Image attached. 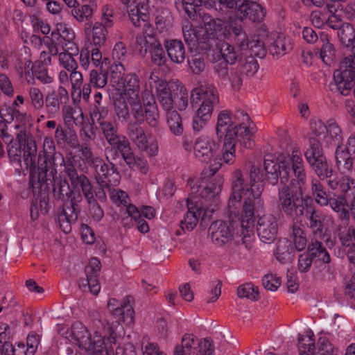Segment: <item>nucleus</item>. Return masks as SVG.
<instances>
[{"instance_id": "44", "label": "nucleus", "mask_w": 355, "mask_h": 355, "mask_svg": "<svg viewBox=\"0 0 355 355\" xmlns=\"http://www.w3.org/2000/svg\"><path fill=\"white\" fill-rule=\"evenodd\" d=\"M245 118L241 123H236L234 128L230 131V133L226 135V141H229L236 144V141H239V138L245 139V137H250L253 133L250 132L249 128L245 125Z\"/></svg>"}, {"instance_id": "3", "label": "nucleus", "mask_w": 355, "mask_h": 355, "mask_svg": "<svg viewBox=\"0 0 355 355\" xmlns=\"http://www.w3.org/2000/svg\"><path fill=\"white\" fill-rule=\"evenodd\" d=\"M312 202L311 198L303 197L302 192L293 191L289 186H283L278 190V207L286 216L290 218L302 217Z\"/></svg>"}, {"instance_id": "55", "label": "nucleus", "mask_w": 355, "mask_h": 355, "mask_svg": "<svg viewBox=\"0 0 355 355\" xmlns=\"http://www.w3.org/2000/svg\"><path fill=\"white\" fill-rule=\"evenodd\" d=\"M248 45L245 50L248 49L250 51L249 56L263 58L266 55V50L264 47V43L261 40H248L244 43Z\"/></svg>"}, {"instance_id": "47", "label": "nucleus", "mask_w": 355, "mask_h": 355, "mask_svg": "<svg viewBox=\"0 0 355 355\" xmlns=\"http://www.w3.org/2000/svg\"><path fill=\"white\" fill-rule=\"evenodd\" d=\"M314 334L311 329L306 331V335H299L298 347L300 354L301 352H307L313 354L315 351Z\"/></svg>"}, {"instance_id": "14", "label": "nucleus", "mask_w": 355, "mask_h": 355, "mask_svg": "<svg viewBox=\"0 0 355 355\" xmlns=\"http://www.w3.org/2000/svg\"><path fill=\"white\" fill-rule=\"evenodd\" d=\"M257 232L260 240L265 243H272L278 234V223L272 214L263 215L258 219Z\"/></svg>"}, {"instance_id": "38", "label": "nucleus", "mask_w": 355, "mask_h": 355, "mask_svg": "<svg viewBox=\"0 0 355 355\" xmlns=\"http://www.w3.org/2000/svg\"><path fill=\"white\" fill-rule=\"evenodd\" d=\"M24 160L29 170V175L35 173V168L37 166L35 162V158L37 152V148L35 140H31L30 142H27L26 148L24 149Z\"/></svg>"}, {"instance_id": "4", "label": "nucleus", "mask_w": 355, "mask_h": 355, "mask_svg": "<svg viewBox=\"0 0 355 355\" xmlns=\"http://www.w3.org/2000/svg\"><path fill=\"white\" fill-rule=\"evenodd\" d=\"M264 190L263 186L258 187L252 193L244 198L242 208V220L240 222L241 235L244 237L250 236L252 232L255 218H259L260 214L263 209L264 202L261 198Z\"/></svg>"}, {"instance_id": "36", "label": "nucleus", "mask_w": 355, "mask_h": 355, "mask_svg": "<svg viewBox=\"0 0 355 355\" xmlns=\"http://www.w3.org/2000/svg\"><path fill=\"white\" fill-rule=\"evenodd\" d=\"M223 182L224 180L222 176H216L200 191V196L206 199L213 198L220 193Z\"/></svg>"}, {"instance_id": "8", "label": "nucleus", "mask_w": 355, "mask_h": 355, "mask_svg": "<svg viewBox=\"0 0 355 355\" xmlns=\"http://www.w3.org/2000/svg\"><path fill=\"white\" fill-rule=\"evenodd\" d=\"M263 181L272 186L279 182L283 186H287L291 172V163L288 161L273 159L271 155L265 157L263 162Z\"/></svg>"}, {"instance_id": "21", "label": "nucleus", "mask_w": 355, "mask_h": 355, "mask_svg": "<svg viewBox=\"0 0 355 355\" xmlns=\"http://www.w3.org/2000/svg\"><path fill=\"white\" fill-rule=\"evenodd\" d=\"M207 340L211 344L208 338ZM205 343V342L204 341ZM201 345L202 343L196 339L193 334H186L182 338L181 345L175 347L173 355H199V354L204 355L205 347V345L203 346V352H201Z\"/></svg>"}, {"instance_id": "22", "label": "nucleus", "mask_w": 355, "mask_h": 355, "mask_svg": "<svg viewBox=\"0 0 355 355\" xmlns=\"http://www.w3.org/2000/svg\"><path fill=\"white\" fill-rule=\"evenodd\" d=\"M29 187L32 189L35 200L39 199L40 211L44 215L47 214L51 205L49 200L50 183L36 182L34 180L28 181Z\"/></svg>"}, {"instance_id": "11", "label": "nucleus", "mask_w": 355, "mask_h": 355, "mask_svg": "<svg viewBox=\"0 0 355 355\" xmlns=\"http://www.w3.org/2000/svg\"><path fill=\"white\" fill-rule=\"evenodd\" d=\"M93 166L96 173V180L99 187L110 190L111 187H116L119 183L120 174L115 164H106L101 159L93 161Z\"/></svg>"}, {"instance_id": "48", "label": "nucleus", "mask_w": 355, "mask_h": 355, "mask_svg": "<svg viewBox=\"0 0 355 355\" xmlns=\"http://www.w3.org/2000/svg\"><path fill=\"white\" fill-rule=\"evenodd\" d=\"M188 92L185 87L178 84V92L173 95V107H176L179 110H185L189 105Z\"/></svg>"}, {"instance_id": "51", "label": "nucleus", "mask_w": 355, "mask_h": 355, "mask_svg": "<svg viewBox=\"0 0 355 355\" xmlns=\"http://www.w3.org/2000/svg\"><path fill=\"white\" fill-rule=\"evenodd\" d=\"M292 49L290 42L285 37H279L270 46V52L273 55H283Z\"/></svg>"}, {"instance_id": "17", "label": "nucleus", "mask_w": 355, "mask_h": 355, "mask_svg": "<svg viewBox=\"0 0 355 355\" xmlns=\"http://www.w3.org/2000/svg\"><path fill=\"white\" fill-rule=\"evenodd\" d=\"M101 268V263L100 261L96 257L91 258L89 263L85 268L87 279L80 280V287L81 288L88 287L92 294L97 295L101 289L98 280Z\"/></svg>"}, {"instance_id": "41", "label": "nucleus", "mask_w": 355, "mask_h": 355, "mask_svg": "<svg viewBox=\"0 0 355 355\" xmlns=\"http://www.w3.org/2000/svg\"><path fill=\"white\" fill-rule=\"evenodd\" d=\"M311 135L309 137H315L322 140L328 146L329 145L327 126L320 119H311Z\"/></svg>"}, {"instance_id": "46", "label": "nucleus", "mask_w": 355, "mask_h": 355, "mask_svg": "<svg viewBox=\"0 0 355 355\" xmlns=\"http://www.w3.org/2000/svg\"><path fill=\"white\" fill-rule=\"evenodd\" d=\"M246 18L253 22H261L263 20L266 12L263 8L254 1L249 0L246 6Z\"/></svg>"}, {"instance_id": "37", "label": "nucleus", "mask_w": 355, "mask_h": 355, "mask_svg": "<svg viewBox=\"0 0 355 355\" xmlns=\"http://www.w3.org/2000/svg\"><path fill=\"white\" fill-rule=\"evenodd\" d=\"M307 162L310 164L317 175L322 180H327L329 174L334 172L331 166L327 162L325 156L314 159L311 162Z\"/></svg>"}, {"instance_id": "28", "label": "nucleus", "mask_w": 355, "mask_h": 355, "mask_svg": "<svg viewBox=\"0 0 355 355\" xmlns=\"http://www.w3.org/2000/svg\"><path fill=\"white\" fill-rule=\"evenodd\" d=\"M249 0H219L220 9L223 8L234 12L240 21L246 19V6Z\"/></svg>"}, {"instance_id": "62", "label": "nucleus", "mask_w": 355, "mask_h": 355, "mask_svg": "<svg viewBox=\"0 0 355 355\" xmlns=\"http://www.w3.org/2000/svg\"><path fill=\"white\" fill-rule=\"evenodd\" d=\"M107 81V72L105 69L103 71L98 72L96 70H92L89 74V83L94 87H103Z\"/></svg>"}, {"instance_id": "42", "label": "nucleus", "mask_w": 355, "mask_h": 355, "mask_svg": "<svg viewBox=\"0 0 355 355\" xmlns=\"http://www.w3.org/2000/svg\"><path fill=\"white\" fill-rule=\"evenodd\" d=\"M220 53L224 60L223 62L230 65L237 64L240 58L243 57L239 50L236 51L234 46L228 43L222 45Z\"/></svg>"}, {"instance_id": "49", "label": "nucleus", "mask_w": 355, "mask_h": 355, "mask_svg": "<svg viewBox=\"0 0 355 355\" xmlns=\"http://www.w3.org/2000/svg\"><path fill=\"white\" fill-rule=\"evenodd\" d=\"M340 42L347 47L352 46L355 38V30L353 26L349 23H344L338 32Z\"/></svg>"}, {"instance_id": "29", "label": "nucleus", "mask_w": 355, "mask_h": 355, "mask_svg": "<svg viewBox=\"0 0 355 355\" xmlns=\"http://www.w3.org/2000/svg\"><path fill=\"white\" fill-rule=\"evenodd\" d=\"M117 85L124 89V94L127 100H134L139 96V80L135 74L126 75Z\"/></svg>"}, {"instance_id": "7", "label": "nucleus", "mask_w": 355, "mask_h": 355, "mask_svg": "<svg viewBox=\"0 0 355 355\" xmlns=\"http://www.w3.org/2000/svg\"><path fill=\"white\" fill-rule=\"evenodd\" d=\"M58 164L64 165V158L61 153L43 157L38 155L35 173L29 175V182L34 180L36 182L52 184L51 178L56 176Z\"/></svg>"}, {"instance_id": "64", "label": "nucleus", "mask_w": 355, "mask_h": 355, "mask_svg": "<svg viewBox=\"0 0 355 355\" xmlns=\"http://www.w3.org/2000/svg\"><path fill=\"white\" fill-rule=\"evenodd\" d=\"M235 144L224 139L222 159L225 163L232 164L235 161Z\"/></svg>"}, {"instance_id": "53", "label": "nucleus", "mask_w": 355, "mask_h": 355, "mask_svg": "<svg viewBox=\"0 0 355 355\" xmlns=\"http://www.w3.org/2000/svg\"><path fill=\"white\" fill-rule=\"evenodd\" d=\"M237 295L239 297H246L251 300L257 301L259 299V288L252 283H246L238 287Z\"/></svg>"}, {"instance_id": "63", "label": "nucleus", "mask_w": 355, "mask_h": 355, "mask_svg": "<svg viewBox=\"0 0 355 355\" xmlns=\"http://www.w3.org/2000/svg\"><path fill=\"white\" fill-rule=\"evenodd\" d=\"M99 126L108 144L121 136L117 134V128L110 121L102 122Z\"/></svg>"}, {"instance_id": "31", "label": "nucleus", "mask_w": 355, "mask_h": 355, "mask_svg": "<svg viewBox=\"0 0 355 355\" xmlns=\"http://www.w3.org/2000/svg\"><path fill=\"white\" fill-rule=\"evenodd\" d=\"M306 252L313 260L316 259L324 263L331 262V257L320 241H315L309 243Z\"/></svg>"}, {"instance_id": "60", "label": "nucleus", "mask_w": 355, "mask_h": 355, "mask_svg": "<svg viewBox=\"0 0 355 355\" xmlns=\"http://www.w3.org/2000/svg\"><path fill=\"white\" fill-rule=\"evenodd\" d=\"M33 75L43 83H50L53 78L48 75L47 68L44 66L43 62H36L31 67Z\"/></svg>"}, {"instance_id": "45", "label": "nucleus", "mask_w": 355, "mask_h": 355, "mask_svg": "<svg viewBox=\"0 0 355 355\" xmlns=\"http://www.w3.org/2000/svg\"><path fill=\"white\" fill-rule=\"evenodd\" d=\"M166 121L170 130L176 136L182 135L184 132L182 119L176 110L168 111Z\"/></svg>"}, {"instance_id": "26", "label": "nucleus", "mask_w": 355, "mask_h": 355, "mask_svg": "<svg viewBox=\"0 0 355 355\" xmlns=\"http://www.w3.org/2000/svg\"><path fill=\"white\" fill-rule=\"evenodd\" d=\"M275 258L281 263L291 262L294 258L295 249L291 241L286 239H279L274 253Z\"/></svg>"}, {"instance_id": "54", "label": "nucleus", "mask_w": 355, "mask_h": 355, "mask_svg": "<svg viewBox=\"0 0 355 355\" xmlns=\"http://www.w3.org/2000/svg\"><path fill=\"white\" fill-rule=\"evenodd\" d=\"M195 37L196 38L197 47L202 51H209L216 44V37L205 32L202 33H198L195 35Z\"/></svg>"}, {"instance_id": "56", "label": "nucleus", "mask_w": 355, "mask_h": 355, "mask_svg": "<svg viewBox=\"0 0 355 355\" xmlns=\"http://www.w3.org/2000/svg\"><path fill=\"white\" fill-rule=\"evenodd\" d=\"M291 167L292 166L293 171L297 178L298 182H302L305 178V171L303 166L302 158L297 155V150L293 151L291 157Z\"/></svg>"}, {"instance_id": "18", "label": "nucleus", "mask_w": 355, "mask_h": 355, "mask_svg": "<svg viewBox=\"0 0 355 355\" xmlns=\"http://www.w3.org/2000/svg\"><path fill=\"white\" fill-rule=\"evenodd\" d=\"M80 213V207L67 202H64L58 209V220L62 232L68 234L71 225L76 224Z\"/></svg>"}, {"instance_id": "24", "label": "nucleus", "mask_w": 355, "mask_h": 355, "mask_svg": "<svg viewBox=\"0 0 355 355\" xmlns=\"http://www.w3.org/2000/svg\"><path fill=\"white\" fill-rule=\"evenodd\" d=\"M164 45L168 58L173 62L181 64L184 62L186 52L184 45L181 40H166Z\"/></svg>"}, {"instance_id": "50", "label": "nucleus", "mask_w": 355, "mask_h": 355, "mask_svg": "<svg viewBox=\"0 0 355 355\" xmlns=\"http://www.w3.org/2000/svg\"><path fill=\"white\" fill-rule=\"evenodd\" d=\"M188 65L194 74H200L206 67L205 55L201 53H196L188 57Z\"/></svg>"}, {"instance_id": "13", "label": "nucleus", "mask_w": 355, "mask_h": 355, "mask_svg": "<svg viewBox=\"0 0 355 355\" xmlns=\"http://www.w3.org/2000/svg\"><path fill=\"white\" fill-rule=\"evenodd\" d=\"M238 224L239 223L233 219L230 220L229 222L223 220L214 222L209 227V230L211 231L212 241L218 246H223L231 241Z\"/></svg>"}, {"instance_id": "33", "label": "nucleus", "mask_w": 355, "mask_h": 355, "mask_svg": "<svg viewBox=\"0 0 355 355\" xmlns=\"http://www.w3.org/2000/svg\"><path fill=\"white\" fill-rule=\"evenodd\" d=\"M242 21L239 19L230 17L228 21L229 29L232 30V35L241 49H245L248 45L244 44L248 39L245 31L241 24Z\"/></svg>"}, {"instance_id": "12", "label": "nucleus", "mask_w": 355, "mask_h": 355, "mask_svg": "<svg viewBox=\"0 0 355 355\" xmlns=\"http://www.w3.org/2000/svg\"><path fill=\"white\" fill-rule=\"evenodd\" d=\"M150 79L153 80L157 99L163 109L166 111L172 110L173 95L178 92L179 83L175 82H167L165 80L159 78L154 79L153 75H150ZM150 86L151 87H153L152 82L150 83Z\"/></svg>"}, {"instance_id": "16", "label": "nucleus", "mask_w": 355, "mask_h": 355, "mask_svg": "<svg viewBox=\"0 0 355 355\" xmlns=\"http://www.w3.org/2000/svg\"><path fill=\"white\" fill-rule=\"evenodd\" d=\"M240 116L245 118L247 121H250V118L244 111H239L237 114L234 115L229 110L221 111L218 115L216 128L218 138H224V139H225L226 135L234 128Z\"/></svg>"}, {"instance_id": "39", "label": "nucleus", "mask_w": 355, "mask_h": 355, "mask_svg": "<svg viewBox=\"0 0 355 355\" xmlns=\"http://www.w3.org/2000/svg\"><path fill=\"white\" fill-rule=\"evenodd\" d=\"M152 62L157 66H163L166 63L167 57L162 44L158 40L151 41L148 46Z\"/></svg>"}, {"instance_id": "58", "label": "nucleus", "mask_w": 355, "mask_h": 355, "mask_svg": "<svg viewBox=\"0 0 355 355\" xmlns=\"http://www.w3.org/2000/svg\"><path fill=\"white\" fill-rule=\"evenodd\" d=\"M72 15L78 21L89 20L93 15V9L89 5L78 4L71 10Z\"/></svg>"}, {"instance_id": "57", "label": "nucleus", "mask_w": 355, "mask_h": 355, "mask_svg": "<svg viewBox=\"0 0 355 355\" xmlns=\"http://www.w3.org/2000/svg\"><path fill=\"white\" fill-rule=\"evenodd\" d=\"M105 337L101 335H95L94 337V345L90 355H114L112 351H108L105 347Z\"/></svg>"}, {"instance_id": "30", "label": "nucleus", "mask_w": 355, "mask_h": 355, "mask_svg": "<svg viewBox=\"0 0 355 355\" xmlns=\"http://www.w3.org/2000/svg\"><path fill=\"white\" fill-rule=\"evenodd\" d=\"M109 144L121 155L122 159L125 164L132 162L134 153L130 146V141L125 136L119 137L116 140L109 143Z\"/></svg>"}, {"instance_id": "59", "label": "nucleus", "mask_w": 355, "mask_h": 355, "mask_svg": "<svg viewBox=\"0 0 355 355\" xmlns=\"http://www.w3.org/2000/svg\"><path fill=\"white\" fill-rule=\"evenodd\" d=\"M327 130L329 144H331L332 142H334L336 147L338 144L341 145L343 140L342 131L337 123L332 120L329 121Z\"/></svg>"}, {"instance_id": "35", "label": "nucleus", "mask_w": 355, "mask_h": 355, "mask_svg": "<svg viewBox=\"0 0 355 355\" xmlns=\"http://www.w3.org/2000/svg\"><path fill=\"white\" fill-rule=\"evenodd\" d=\"M336 165L339 169L350 171L352 169L354 159L352 157L349 148H344L342 145H338L335 153Z\"/></svg>"}, {"instance_id": "25", "label": "nucleus", "mask_w": 355, "mask_h": 355, "mask_svg": "<svg viewBox=\"0 0 355 355\" xmlns=\"http://www.w3.org/2000/svg\"><path fill=\"white\" fill-rule=\"evenodd\" d=\"M71 341L77 343L79 347L85 349L92 348L94 340L91 339V335L85 327L79 322H75L71 327Z\"/></svg>"}, {"instance_id": "32", "label": "nucleus", "mask_w": 355, "mask_h": 355, "mask_svg": "<svg viewBox=\"0 0 355 355\" xmlns=\"http://www.w3.org/2000/svg\"><path fill=\"white\" fill-rule=\"evenodd\" d=\"M349 200L347 195L338 194L336 198L331 197L330 200H329L331 207L335 211L339 213V217L342 220H348L349 218Z\"/></svg>"}, {"instance_id": "27", "label": "nucleus", "mask_w": 355, "mask_h": 355, "mask_svg": "<svg viewBox=\"0 0 355 355\" xmlns=\"http://www.w3.org/2000/svg\"><path fill=\"white\" fill-rule=\"evenodd\" d=\"M55 139L58 146L67 144L71 148H78L80 146L78 136L76 132L71 129L65 130L59 125L55 132Z\"/></svg>"}, {"instance_id": "20", "label": "nucleus", "mask_w": 355, "mask_h": 355, "mask_svg": "<svg viewBox=\"0 0 355 355\" xmlns=\"http://www.w3.org/2000/svg\"><path fill=\"white\" fill-rule=\"evenodd\" d=\"M326 181L329 187L336 190L339 195H347L348 198L349 193L355 192V180L351 177L339 175L334 171L329 174Z\"/></svg>"}, {"instance_id": "23", "label": "nucleus", "mask_w": 355, "mask_h": 355, "mask_svg": "<svg viewBox=\"0 0 355 355\" xmlns=\"http://www.w3.org/2000/svg\"><path fill=\"white\" fill-rule=\"evenodd\" d=\"M320 42H322L321 47L315 48V53H319V57L322 62L330 66L336 59V50L334 46L329 42V35L324 32H320Z\"/></svg>"}, {"instance_id": "5", "label": "nucleus", "mask_w": 355, "mask_h": 355, "mask_svg": "<svg viewBox=\"0 0 355 355\" xmlns=\"http://www.w3.org/2000/svg\"><path fill=\"white\" fill-rule=\"evenodd\" d=\"M355 84V57L351 56L343 58L338 69L334 72V81L330 83V90L335 94L342 96L350 95Z\"/></svg>"}, {"instance_id": "34", "label": "nucleus", "mask_w": 355, "mask_h": 355, "mask_svg": "<svg viewBox=\"0 0 355 355\" xmlns=\"http://www.w3.org/2000/svg\"><path fill=\"white\" fill-rule=\"evenodd\" d=\"M53 183V194L55 200H60L62 203L65 202L66 198L70 192L71 187L66 179L60 177L51 178Z\"/></svg>"}, {"instance_id": "19", "label": "nucleus", "mask_w": 355, "mask_h": 355, "mask_svg": "<svg viewBox=\"0 0 355 355\" xmlns=\"http://www.w3.org/2000/svg\"><path fill=\"white\" fill-rule=\"evenodd\" d=\"M193 149L196 157L198 160L208 163L215 156L218 146L212 138L201 136L196 140Z\"/></svg>"}, {"instance_id": "43", "label": "nucleus", "mask_w": 355, "mask_h": 355, "mask_svg": "<svg viewBox=\"0 0 355 355\" xmlns=\"http://www.w3.org/2000/svg\"><path fill=\"white\" fill-rule=\"evenodd\" d=\"M322 142V140L316 139L315 137L309 138V147L304 152L307 162H311L314 159L324 156Z\"/></svg>"}, {"instance_id": "40", "label": "nucleus", "mask_w": 355, "mask_h": 355, "mask_svg": "<svg viewBox=\"0 0 355 355\" xmlns=\"http://www.w3.org/2000/svg\"><path fill=\"white\" fill-rule=\"evenodd\" d=\"M236 67L240 73L247 76H254L259 69L257 60L253 56H243L241 58Z\"/></svg>"}, {"instance_id": "61", "label": "nucleus", "mask_w": 355, "mask_h": 355, "mask_svg": "<svg viewBox=\"0 0 355 355\" xmlns=\"http://www.w3.org/2000/svg\"><path fill=\"white\" fill-rule=\"evenodd\" d=\"M292 228L295 247L297 251H302L305 249L307 244V240L304 235V232L296 223L293 225Z\"/></svg>"}, {"instance_id": "15", "label": "nucleus", "mask_w": 355, "mask_h": 355, "mask_svg": "<svg viewBox=\"0 0 355 355\" xmlns=\"http://www.w3.org/2000/svg\"><path fill=\"white\" fill-rule=\"evenodd\" d=\"M64 172L70 180L71 187L79 189L80 188L87 201L94 198L92 185L85 175L83 173L79 174L71 163L67 165Z\"/></svg>"}, {"instance_id": "6", "label": "nucleus", "mask_w": 355, "mask_h": 355, "mask_svg": "<svg viewBox=\"0 0 355 355\" xmlns=\"http://www.w3.org/2000/svg\"><path fill=\"white\" fill-rule=\"evenodd\" d=\"M128 102L131 107V113L138 123L146 121L151 127L158 125V109L153 96L149 92H142L141 99L139 96L134 100L129 99Z\"/></svg>"}, {"instance_id": "1", "label": "nucleus", "mask_w": 355, "mask_h": 355, "mask_svg": "<svg viewBox=\"0 0 355 355\" xmlns=\"http://www.w3.org/2000/svg\"><path fill=\"white\" fill-rule=\"evenodd\" d=\"M201 102L193 118L192 127L195 132H199L207 125L211 119L214 106L219 103V98L216 88L211 84L205 83L192 89L190 103L192 106L198 105Z\"/></svg>"}, {"instance_id": "52", "label": "nucleus", "mask_w": 355, "mask_h": 355, "mask_svg": "<svg viewBox=\"0 0 355 355\" xmlns=\"http://www.w3.org/2000/svg\"><path fill=\"white\" fill-rule=\"evenodd\" d=\"M107 28L101 22H96L92 27V42L95 46L104 44L106 40V35L107 33Z\"/></svg>"}, {"instance_id": "9", "label": "nucleus", "mask_w": 355, "mask_h": 355, "mask_svg": "<svg viewBox=\"0 0 355 355\" xmlns=\"http://www.w3.org/2000/svg\"><path fill=\"white\" fill-rule=\"evenodd\" d=\"M122 307L123 313L117 315L115 322L110 323L104 320L102 323L104 337L107 338V341L111 345L116 344L117 340L123 337V327L121 322L130 324L135 321V311L132 307L127 303H124Z\"/></svg>"}, {"instance_id": "2", "label": "nucleus", "mask_w": 355, "mask_h": 355, "mask_svg": "<svg viewBox=\"0 0 355 355\" xmlns=\"http://www.w3.org/2000/svg\"><path fill=\"white\" fill-rule=\"evenodd\" d=\"M248 173V182H246L240 169H236L234 172L232 182V192L227 204L230 216L232 214L238 216L239 210L236 205H239L242 195H245L247 193L250 194L258 187H264L263 184H260L263 182V173L259 166L254 164L251 165Z\"/></svg>"}, {"instance_id": "10", "label": "nucleus", "mask_w": 355, "mask_h": 355, "mask_svg": "<svg viewBox=\"0 0 355 355\" xmlns=\"http://www.w3.org/2000/svg\"><path fill=\"white\" fill-rule=\"evenodd\" d=\"M306 209L304 211L306 217V224L311 230L314 236L320 239H324L328 236L329 230L328 228L327 216L320 209L317 208L313 202H310L309 206H306Z\"/></svg>"}]
</instances>
